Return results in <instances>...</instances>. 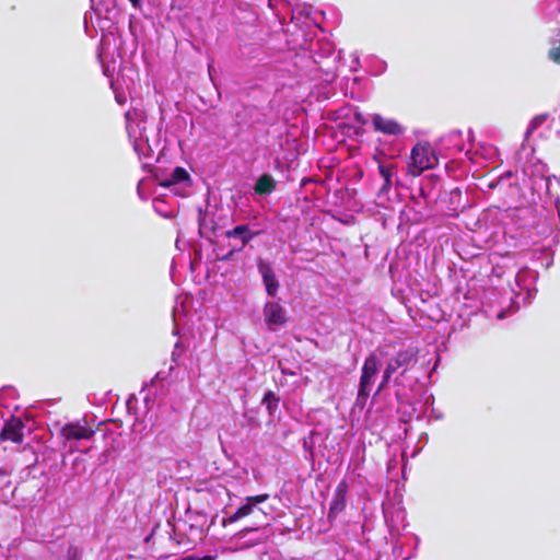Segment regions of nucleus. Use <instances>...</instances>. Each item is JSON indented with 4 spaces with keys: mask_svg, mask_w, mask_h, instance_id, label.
<instances>
[{
    "mask_svg": "<svg viewBox=\"0 0 560 560\" xmlns=\"http://www.w3.org/2000/svg\"><path fill=\"white\" fill-rule=\"evenodd\" d=\"M269 494H258L254 497H248L246 499V504L240 506L233 514L229 517L223 518L222 524L226 526L228 524H232L243 517L253 516L255 522L252 526L244 527L242 529L243 533H249L254 530H258L261 527L269 525V516L266 512H264L257 504L265 502L268 500Z\"/></svg>",
    "mask_w": 560,
    "mask_h": 560,
    "instance_id": "f257e3e1",
    "label": "nucleus"
},
{
    "mask_svg": "<svg viewBox=\"0 0 560 560\" xmlns=\"http://www.w3.org/2000/svg\"><path fill=\"white\" fill-rule=\"evenodd\" d=\"M439 164V158L429 142H418L410 152L407 172L412 177L420 176L424 171L432 170Z\"/></svg>",
    "mask_w": 560,
    "mask_h": 560,
    "instance_id": "f03ea898",
    "label": "nucleus"
},
{
    "mask_svg": "<svg viewBox=\"0 0 560 560\" xmlns=\"http://www.w3.org/2000/svg\"><path fill=\"white\" fill-rule=\"evenodd\" d=\"M378 365L380 361L375 352H371L364 360L362 370H361V376H360V383H359V390H358V399L365 401L366 398L370 395V386L372 384L373 377L378 372Z\"/></svg>",
    "mask_w": 560,
    "mask_h": 560,
    "instance_id": "7ed1b4c3",
    "label": "nucleus"
},
{
    "mask_svg": "<svg viewBox=\"0 0 560 560\" xmlns=\"http://www.w3.org/2000/svg\"><path fill=\"white\" fill-rule=\"evenodd\" d=\"M25 424L21 418L11 416L5 422L3 428L0 431V441H11L16 444H21L24 439V429Z\"/></svg>",
    "mask_w": 560,
    "mask_h": 560,
    "instance_id": "20e7f679",
    "label": "nucleus"
},
{
    "mask_svg": "<svg viewBox=\"0 0 560 560\" xmlns=\"http://www.w3.org/2000/svg\"><path fill=\"white\" fill-rule=\"evenodd\" d=\"M95 430L88 424H81L79 421L66 423L60 429V436L65 441L90 440L94 436Z\"/></svg>",
    "mask_w": 560,
    "mask_h": 560,
    "instance_id": "39448f33",
    "label": "nucleus"
},
{
    "mask_svg": "<svg viewBox=\"0 0 560 560\" xmlns=\"http://www.w3.org/2000/svg\"><path fill=\"white\" fill-rule=\"evenodd\" d=\"M372 125L375 132L387 136H400L405 131V127L396 119L384 117L380 114L372 116Z\"/></svg>",
    "mask_w": 560,
    "mask_h": 560,
    "instance_id": "423d86ee",
    "label": "nucleus"
},
{
    "mask_svg": "<svg viewBox=\"0 0 560 560\" xmlns=\"http://www.w3.org/2000/svg\"><path fill=\"white\" fill-rule=\"evenodd\" d=\"M262 313L269 328L284 325L288 322L285 310L277 302L266 303Z\"/></svg>",
    "mask_w": 560,
    "mask_h": 560,
    "instance_id": "0eeeda50",
    "label": "nucleus"
},
{
    "mask_svg": "<svg viewBox=\"0 0 560 560\" xmlns=\"http://www.w3.org/2000/svg\"><path fill=\"white\" fill-rule=\"evenodd\" d=\"M348 489L349 487L346 480H341L336 487L328 512V520L330 522L346 509Z\"/></svg>",
    "mask_w": 560,
    "mask_h": 560,
    "instance_id": "6e6552de",
    "label": "nucleus"
},
{
    "mask_svg": "<svg viewBox=\"0 0 560 560\" xmlns=\"http://www.w3.org/2000/svg\"><path fill=\"white\" fill-rule=\"evenodd\" d=\"M390 359L398 369H402L399 376H404L405 373L418 362V350L411 347L402 349Z\"/></svg>",
    "mask_w": 560,
    "mask_h": 560,
    "instance_id": "1a4fd4ad",
    "label": "nucleus"
},
{
    "mask_svg": "<svg viewBox=\"0 0 560 560\" xmlns=\"http://www.w3.org/2000/svg\"><path fill=\"white\" fill-rule=\"evenodd\" d=\"M258 271L261 275L262 282L266 288V292L270 296H275L279 289V282L276 279L275 272L271 266L265 262L262 259L258 260Z\"/></svg>",
    "mask_w": 560,
    "mask_h": 560,
    "instance_id": "9d476101",
    "label": "nucleus"
},
{
    "mask_svg": "<svg viewBox=\"0 0 560 560\" xmlns=\"http://www.w3.org/2000/svg\"><path fill=\"white\" fill-rule=\"evenodd\" d=\"M259 231H254L249 228L247 224L237 225L232 230H228L225 232L226 237L229 238H236L243 243V245H246L252 238L256 235H258Z\"/></svg>",
    "mask_w": 560,
    "mask_h": 560,
    "instance_id": "9b49d317",
    "label": "nucleus"
},
{
    "mask_svg": "<svg viewBox=\"0 0 560 560\" xmlns=\"http://www.w3.org/2000/svg\"><path fill=\"white\" fill-rule=\"evenodd\" d=\"M277 187L275 178L270 174H262L258 177L254 190L257 195L266 196L271 194Z\"/></svg>",
    "mask_w": 560,
    "mask_h": 560,
    "instance_id": "f8f14e48",
    "label": "nucleus"
},
{
    "mask_svg": "<svg viewBox=\"0 0 560 560\" xmlns=\"http://www.w3.org/2000/svg\"><path fill=\"white\" fill-rule=\"evenodd\" d=\"M397 165L394 163H378V173L384 179L381 191L387 192L392 187V178L396 173Z\"/></svg>",
    "mask_w": 560,
    "mask_h": 560,
    "instance_id": "ddd939ff",
    "label": "nucleus"
},
{
    "mask_svg": "<svg viewBox=\"0 0 560 560\" xmlns=\"http://www.w3.org/2000/svg\"><path fill=\"white\" fill-rule=\"evenodd\" d=\"M190 176L188 172L182 167L177 166L173 170L171 175L162 183V186L168 187L178 183H183L189 180Z\"/></svg>",
    "mask_w": 560,
    "mask_h": 560,
    "instance_id": "4468645a",
    "label": "nucleus"
},
{
    "mask_svg": "<svg viewBox=\"0 0 560 560\" xmlns=\"http://www.w3.org/2000/svg\"><path fill=\"white\" fill-rule=\"evenodd\" d=\"M243 247H237L236 249L233 248L231 250H229L228 253L225 254H222L220 252H217L215 247H213L211 249V253L210 254H207L206 255V262H210V264H213V262H217L219 260H229L232 258V256L234 255V253L237 250H241Z\"/></svg>",
    "mask_w": 560,
    "mask_h": 560,
    "instance_id": "2eb2a0df",
    "label": "nucleus"
},
{
    "mask_svg": "<svg viewBox=\"0 0 560 560\" xmlns=\"http://www.w3.org/2000/svg\"><path fill=\"white\" fill-rule=\"evenodd\" d=\"M279 398L272 390H268L262 398V404L266 406L270 415L278 408Z\"/></svg>",
    "mask_w": 560,
    "mask_h": 560,
    "instance_id": "dca6fc26",
    "label": "nucleus"
},
{
    "mask_svg": "<svg viewBox=\"0 0 560 560\" xmlns=\"http://www.w3.org/2000/svg\"><path fill=\"white\" fill-rule=\"evenodd\" d=\"M548 118V114H540L535 116L527 128V135L533 133L539 126H541Z\"/></svg>",
    "mask_w": 560,
    "mask_h": 560,
    "instance_id": "f3484780",
    "label": "nucleus"
},
{
    "mask_svg": "<svg viewBox=\"0 0 560 560\" xmlns=\"http://www.w3.org/2000/svg\"><path fill=\"white\" fill-rule=\"evenodd\" d=\"M548 57L555 63L560 65V39H559L558 46L549 49Z\"/></svg>",
    "mask_w": 560,
    "mask_h": 560,
    "instance_id": "a211bd4d",
    "label": "nucleus"
},
{
    "mask_svg": "<svg viewBox=\"0 0 560 560\" xmlns=\"http://www.w3.org/2000/svg\"><path fill=\"white\" fill-rule=\"evenodd\" d=\"M392 377L390 376H387V374L383 373V376H382V381L381 383L378 384V387L376 389V395L380 394L381 392H383L389 384Z\"/></svg>",
    "mask_w": 560,
    "mask_h": 560,
    "instance_id": "6ab92c4d",
    "label": "nucleus"
},
{
    "mask_svg": "<svg viewBox=\"0 0 560 560\" xmlns=\"http://www.w3.org/2000/svg\"><path fill=\"white\" fill-rule=\"evenodd\" d=\"M398 370V366L392 361V359L386 363L385 370L383 373L387 374V376L393 377V374Z\"/></svg>",
    "mask_w": 560,
    "mask_h": 560,
    "instance_id": "aec40b11",
    "label": "nucleus"
},
{
    "mask_svg": "<svg viewBox=\"0 0 560 560\" xmlns=\"http://www.w3.org/2000/svg\"><path fill=\"white\" fill-rule=\"evenodd\" d=\"M182 353H183V348H182V346L179 345V342H177V343L175 345V349H174V351L172 352V360H173L174 362H176V361L179 359V357L182 355Z\"/></svg>",
    "mask_w": 560,
    "mask_h": 560,
    "instance_id": "412c9836",
    "label": "nucleus"
},
{
    "mask_svg": "<svg viewBox=\"0 0 560 560\" xmlns=\"http://www.w3.org/2000/svg\"><path fill=\"white\" fill-rule=\"evenodd\" d=\"M217 557L215 556H210V555H207V556H203V557H196V556H187L180 560H215Z\"/></svg>",
    "mask_w": 560,
    "mask_h": 560,
    "instance_id": "4be33fe9",
    "label": "nucleus"
},
{
    "mask_svg": "<svg viewBox=\"0 0 560 560\" xmlns=\"http://www.w3.org/2000/svg\"><path fill=\"white\" fill-rule=\"evenodd\" d=\"M194 259H195V261H199V262L202 261V259H203L202 247L195 249V258Z\"/></svg>",
    "mask_w": 560,
    "mask_h": 560,
    "instance_id": "5701e85b",
    "label": "nucleus"
},
{
    "mask_svg": "<svg viewBox=\"0 0 560 560\" xmlns=\"http://www.w3.org/2000/svg\"><path fill=\"white\" fill-rule=\"evenodd\" d=\"M354 120L361 125H365L366 124V119L364 118L363 114L360 113V112H357L354 114Z\"/></svg>",
    "mask_w": 560,
    "mask_h": 560,
    "instance_id": "b1692460",
    "label": "nucleus"
},
{
    "mask_svg": "<svg viewBox=\"0 0 560 560\" xmlns=\"http://www.w3.org/2000/svg\"><path fill=\"white\" fill-rule=\"evenodd\" d=\"M135 8L139 7L140 0H128Z\"/></svg>",
    "mask_w": 560,
    "mask_h": 560,
    "instance_id": "393cba45",
    "label": "nucleus"
},
{
    "mask_svg": "<svg viewBox=\"0 0 560 560\" xmlns=\"http://www.w3.org/2000/svg\"><path fill=\"white\" fill-rule=\"evenodd\" d=\"M458 255L463 258V259H467V253L463 254L462 252H458Z\"/></svg>",
    "mask_w": 560,
    "mask_h": 560,
    "instance_id": "a878e982",
    "label": "nucleus"
}]
</instances>
